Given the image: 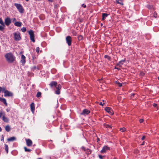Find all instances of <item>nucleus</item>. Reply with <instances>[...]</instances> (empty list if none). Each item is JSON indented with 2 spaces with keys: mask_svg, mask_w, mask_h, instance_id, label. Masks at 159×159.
I'll return each mask as SVG.
<instances>
[{
  "mask_svg": "<svg viewBox=\"0 0 159 159\" xmlns=\"http://www.w3.org/2000/svg\"><path fill=\"white\" fill-rule=\"evenodd\" d=\"M5 57L7 60V61L9 63H12L15 60V57L11 53H9L6 54Z\"/></svg>",
  "mask_w": 159,
  "mask_h": 159,
  "instance_id": "nucleus-1",
  "label": "nucleus"
},
{
  "mask_svg": "<svg viewBox=\"0 0 159 159\" xmlns=\"http://www.w3.org/2000/svg\"><path fill=\"white\" fill-rule=\"evenodd\" d=\"M5 114L4 112H0V118L5 122H8L9 121V119L5 117Z\"/></svg>",
  "mask_w": 159,
  "mask_h": 159,
  "instance_id": "nucleus-2",
  "label": "nucleus"
},
{
  "mask_svg": "<svg viewBox=\"0 0 159 159\" xmlns=\"http://www.w3.org/2000/svg\"><path fill=\"white\" fill-rule=\"evenodd\" d=\"M14 5L16 7L20 13H22L23 12L24 9L22 7L20 4L15 3Z\"/></svg>",
  "mask_w": 159,
  "mask_h": 159,
  "instance_id": "nucleus-3",
  "label": "nucleus"
},
{
  "mask_svg": "<svg viewBox=\"0 0 159 159\" xmlns=\"http://www.w3.org/2000/svg\"><path fill=\"white\" fill-rule=\"evenodd\" d=\"M3 92L4 93V96L5 97H12L13 95V94L12 93L6 90V89H5Z\"/></svg>",
  "mask_w": 159,
  "mask_h": 159,
  "instance_id": "nucleus-4",
  "label": "nucleus"
},
{
  "mask_svg": "<svg viewBox=\"0 0 159 159\" xmlns=\"http://www.w3.org/2000/svg\"><path fill=\"white\" fill-rule=\"evenodd\" d=\"M29 34L30 35V40L33 42H35L34 39V31L32 30H30L29 32Z\"/></svg>",
  "mask_w": 159,
  "mask_h": 159,
  "instance_id": "nucleus-5",
  "label": "nucleus"
},
{
  "mask_svg": "<svg viewBox=\"0 0 159 159\" xmlns=\"http://www.w3.org/2000/svg\"><path fill=\"white\" fill-rule=\"evenodd\" d=\"M14 39L16 41H19L20 39V34L18 32L14 33Z\"/></svg>",
  "mask_w": 159,
  "mask_h": 159,
  "instance_id": "nucleus-6",
  "label": "nucleus"
},
{
  "mask_svg": "<svg viewBox=\"0 0 159 159\" xmlns=\"http://www.w3.org/2000/svg\"><path fill=\"white\" fill-rule=\"evenodd\" d=\"M110 149V148L108 146H105L103 147L101 151L100 152L102 153H104L107 151L109 150Z\"/></svg>",
  "mask_w": 159,
  "mask_h": 159,
  "instance_id": "nucleus-7",
  "label": "nucleus"
},
{
  "mask_svg": "<svg viewBox=\"0 0 159 159\" xmlns=\"http://www.w3.org/2000/svg\"><path fill=\"white\" fill-rule=\"evenodd\" d=\"M55 87L57 89V90L55 92L56 94L58 95L60 93V90L61 88V85L59 84L57 85V86H56Z\"/></svg>",
  "mask_w": 159,
  "mask_h": 159,
  "instance_id": "nucleus-8",
  "label": "nucleus"
},
{
  "mask_svg": "<svg viewBox=\"0 0 159 159\" xmlns=\"http://www.w3.org/2000/svg\"><path fill=\"white\" fill-rule=\"evenodd\" d=\"M105 110L110 115H112L113 114V111L111 107H106L105 108Z\"/></svg>",
  "mask_w": 159,
  "mask_h": 159,
  "instance_id": "nucleus-9",
  "label": "nucleus"
},
{
  "mask_svg": "<svg viewBox=\"0 0 159 159\" xmlns=\"http://www.w3.org/2000/svg\"><path fill=\"white\" fill-rule=\"evenodd\" d=\"M66 40L68 46H70L72 41L71 37L70 36H67L66 38Z\"/></svg>",
  "mask_w": 159,
  "mask_h": 159,
  "instance_id": "nucleus-10",
  "label": "nucleus"
},
{
  "mask_svg": "<svg viewBox=\"0 0 159 159\" xmlns=\"http://www.w3.org/2000/svg\"><path fill=\"white\" fill-rule=\"evenodd\" d=\"M25 141L26 145L30 147L32 146L33 143L31 140L30 139H26Z\"/></svg>",
  "mask_w": 159,
  "mask_h": 159,
  "instance_id": "nucleus-11",
  "label": "nucleus"
},
{
  "mask_svg": "<svg viewBox=\"0 0 159 159\" xmlns=\"http://www.w3.org/2000/svg\"><path fill=\"white\" fill-rule=\"evenodd\" d=\"M90 112L88 110L84 109L83 110L82 112L80 113V115H87L89 114Z\"/></svg>",
  "mask_w": 159,
  "mask_h": 159,
  "instance_id": "nucleus-12",
  "label": "nucleus"
},
{
  "mask_svg": "<svg viewBox=\"0 0 159 159\" xmlns=\"http://www.w3.org/2000/svg\"><path fill=\"white\" fill-rule=\"evenodd\" d=\"M11 23V20L9 18H7L5 19V23L7 26H8L10 25Z\"/></svg>",
  "mask_w": 159,
  "mask_h": 159,
  "instance_id": "nucleus-13",
  "label": "nucleus"
},
{
  "mask_svg": "<svg viewBox=\"0 0 159 159\" xmlns=\"http://www.w3.org/2000/svg\"><path fill=\"white\" fill-rule=\"evenodd\" d=\"M25 57L23 55H22L21 56V62L22 63V65H24L25 62Z\"/></svg>",
  "mask_w": 159,
  "mask_h": 159,
  "instance_id": "nucleus-14",
  "label": "nucleus"
},
{
  "mask_svg": "<svg viewBox=\"0 0 159 159\" xmlns=\"http://www.w3.org/2000/svg\"><path fill=\"white\" fill-rule=\"evenodd\" d=\"M30 107L31 111L34 113L35 110L34 104V102H32L31 104Z\"/></svg>",
  "mask_w": 159,
  "mask_h": 159,
  "instance_id": "nucleus-15",
  "label": "nucleus"
},
{
  "mask_svg": "<svg viewBox=\"0 0 159 159\" xmlns=\"http://www.w3.org/2000/svg\"><path fill=\"white\" fill-rule=\"evenodd\" d=\"M0 101L3 102L6 106H7V102L6 99L5 98L0 97Z\"/></svg>",
  "mask_w": 159,
  "mask_h": 159,
  "instance_id": "nucleus-16",
  "label": "nucleus"
},
{
  "mask_svg": "<svg viewBox=\"0 0 159 159\" xmlns=\"http://www.w3.org/2000/svg\"><path fill=\"white\" fill-rule=\"evenodd\" d=\"M57 83L56 81H52L50 84L51 87H52L54 86L56 87L57 86Z\"/></svg>",
  "mask_w": 159,
  "mask_h": 159,
  "instance_id": "nucleus-17",
  "label": "nucleus"
},
{
  "mask_svg": "<svg viewBox=\"0 0 159 159\" xmlns=\"http://www.w3.org/2000/svg\"><path fill=\"white\" fill-rule=\"evenodd\" d=\"M22 23L20 22H16L14 23V25L20 27L21 26Z\"/></svg>",
  "mask_w": 159,
  "mask_h": 159,
  "instance_id": "nucleus-18",
  "label": "nucleus"
},
{
  "mask_svg": "<svg viewBox=\"0 0 159 159\" xmlns=\"http://www.w3.org/2000/svg\"><path fill=\"white\" fill-rule=\"evenodd\" d=\"M16 140V138L15 137H12L7 139L8 141H13Z\"/></svg>",
  "mask_w": 159,
  "mask_h": 159,
  "instance_id": "nucleus-19",
  "label": "nucleus"
},
{
  "mask_svg": "<svg viewBox=\"0 0 159 159\" xmlns=\"http://www.w3.org/2000/svg\"><path fill=\"white\" fill-rule=\"evenodd\" d=\"M125 60H122L117 64V65L120 66H121L123 64L124 62H125Z\"/></svg>",
  "mask_w": 159,
  "mask_h": 159,
  "instance_id": "nucleus-20",
  "label": "nucleus"
},
{
  "mask_svg": "<svg viewBox=\"0 0 159 159\" xmlns=\"http://www.w3.org/2000/svg\"><path fill=\"white\" fill-rule=\"evenodd\" d=\"M5 129L7 131L9 132L11 128L9 125H7L6 126Z\"/></svg>",
  "mask_w": 159,
  "mask_h": 159,
  "instance_id": "nucleus-21",
  "label": "nucleus"
},
{
  "mask_svg": "<svg viewBox=\"0 0 159 159\" xmlns=\"http://www.w3.org/2000/svg\"><path fill=\"white\" fill-rule=\"evenodd\" d=\"M108 16V14L106 13H103L102 14V20H103Z\"/></svg>",
  "mask_w": 159,
  "mask_h": 159,
  "instance_id": "nucleus-22",
  "label": "nucleus"
},
{
  "mask_svg": "<svg viewBox=\"0 0 159 159\" xmlns=\"http://www.w3.org/2000/svg\"><path fill=\"white\" fill-rule=\"evenodd\" d=\"M5 150L7 153L8 152V145L6 144H5Z\"/></svg>",
  "mask_w": 159,
  "mask_h": 159,
  "instance_id": "nucleus-23",
  "label": "nucleus"
},
{
  "mask_svg": "<svg viewBox=\"0 0 159 159\" xmlns=\"http://www.w3.org/2000/svg\"><path fill=\"white\" fill-rule=\"evenodd\" d=\"M104 126L107 128H112V126L106 124H104Z\"/></svg>",
  "mask_w": 159,
  "mask_h": 159,
  "instance_id": "nucleus-24",
  "label": "nucleus"
},
{
  "mask_svg": "<svg viewBox=\"0 0 159 159\" xmlns=\"http://www.w3.org/2000/svg\"><path fill=\"white\" fill-rule=\"evenodd\" d=\"M116 2L121 5H123V0H116Z\"/></svg>",
  "mask_w": 159,
  "mask_h": 159,
  "instance_id": "nucleus-25",
  "label": "nucleus"
},
{
  "mask_svg": "<svg viewBox=\"0 0 159 159\" xmlns=\"http://www.w3.org/2000/svg\"><path fill=\"white\" fill-rule=\"evenodd\" d=\"M86 153L87 154H90L91 153V151L90 149L88 148L86 149Z\"/></svg>",
  "mask_w": 159,
  "mask_h": 159,
  "instance_id": "nucleus-26",
  "label": "nucleus"
},
{
  "mask_svg": "<svg viewBox=\"0 0 159 159\" xmlns=\"http://www.w3.org/2000/svg\"><path fill=\"white\" fill-rule=\"evenodd\" d=\"M41 93L40 92H37V94H36V97L37 98H39L40 97H41Z\"/></svg>",
  "mask_w": 159,
  "mask_h": 159,
  "instance_id": "nucleus-27",
  "label": "nucleus"
},
{
  "mask_svg": "<svg viewBox=\"0 0 159 159\" xmlns=\"http://www.w3.org/2000/svg\"><path fill=\"white\" fill-rule=\"evenodd\" d=\"M24 149H25V152H30L31 151V150L30 149H28L26 148V147H24Z\"/></svg>",
  "mask_w": 159,
  "mask_h": 159,
  "instance_id": "nucleus-28",
  "label": "nucleus"
},
{
  "mask_svg": "<svg viewBox=\"0 0 159 159\" xmlns=\"http://www.w3.org/2000/svg\"><path fill=\"white\" fill-rule=\"evenodd\" d=\"M0 24L2 25L3 26H5V24H4V23H3V22L2 20V19L1 18H0Z\"/></svg>",
  "mask_w": 159,
  "mask_h": 159,
  "instance_id": "nucleus-29",
  "label": "nucleus"
},
{
  "mask_svg": "<svg viewBox=\"0 0 159 159\" xmlns=\"http://www.w3.org/2000/svg\"><path fill=\"white\" fill-rule=\"evenodd\" d=\"M5 89L6 88L4 87L2 88L0 87V93L1 92H4Z\"/></svg>",
  "mask_w": 159,
  "mask_h": 159,
  "instance_id": "nucleus-30",
  "label": "nucleus"
},
{
  "mask_svg": "<svg viewBox=\"0 0 159 159\" xmlns=\"http://www.w3.org/2000/svg\"><path fill=\"white\" fill-rule=\"evenodd\" d=\"M118 85V86L119 87H121L122 85V84L121 83H120V82H117V81H115V82Z\"/></svg>",
  "mask_w": 159,
  "mask_h": 159,
  "instance_id": "nucleus-31",
  "label": "nucleus"
},
{
  "mask_svg": "<svg viewBox=\"0 0 159 159\" xmlns=\"http://www.w3.org/2000/svg\"><path fill=\"white\" fill-rule=\"evenodd\" d=\"M78 38L79 40H81L83 39V37L81 35H79L78 36Z\"/></svg>",
  "mask_w": 159,
  "mask_h": 159,
  "instance_id": "nucleus-32",
  "label": "nucleus"
},
{
  "mask_svg": "<svg viewBox=\"0 0 159 159\" xmlns=\"http://www.w3.org/2000/svg\"><path fill=\"white\" fill-rule=\"evenodd\" d=\"M126 130V129L125 128L123 127L122 128H121L120 129V131L122 132H123L125 131Z\"/></svg>",
  "mask_w": 159,
  "mask_h": 159,
  "instance_id": "nucleus-33",
  "label": "nucleus"
},
{
  "mask_svg": "<svg viewBox=\"0 0 159 159\" xmlns=\"http://www.w3.org/2000/svg\"><path fill=\"white\" fill-rule=\"evenodd\" d=\"M148 8L149 9H152V8H153V6H151L150 5H147V6Z\"/></svg>",
  "mask_w": 159,
  "mask_h": 159,
  "instance_id": "nucleus-34",
  "label": "nucleus"
},
{
  "mask_svg": "<svg viewBox=\"0 0 159 159\" xmlns=\"http://www.w3.org/2000/svg\"><path fill=\"white\" fill-rule=\"evenodd\" d=\"M21 30L23 32H25L26 31V29L25 27H23L21 28Z\"/></svg>",
  "mask_w": 159,
  "mask_h": 159,
  "instance_id": "nucleus-35",
  "label": "nucleus"
},
{
  "mask_svg": "<svg viewBox=\"0 0 159 159\" xmlns=\"http://www.w3.org/2000/svg\"><path fill=\"white\" fill-rule=\"evenodd\" d=\"M4 26H3L2 25L1 26L0 25V30L1 31H2L4 29Z\"/></svg>",
  "mask_w": 159,
  "mask_h": 159,
  "instance_id": "nucleus-36",
  "label": "nucleus"
},
{
  "mask_svg": "<svg viewBox=\"0 0 159 159\" xmlns=\"http://www.w3.org/2000/svg\"><path fill=\"white\" fill-rule=\"evenodd\" d=\"M153 16L155 17L156 18L157 16V14L156 12H154L153 14Z\"/></svg>",
  "mask_w": 159,
  "mask_h": 159,
  "instance_id": "nucleus-37",
  "label": "nucleus"
},
{
  "mask_svg": "<svg viewBox=\"0 0 159 159\" xmlns=\"http://www.w3.org/2000/svg\"><path fill=\"white\" fill-rule=\"evenodd\" d=\"M39 47H37L36 48V51L37 53H39Z\"/></svg>",
  "mask_w": 159,
  "mask_h": 159,
  "instance_id": "nucleus-38",
  "label": "nucleus"
},
{
  "mask_svg": "<svg viewBox=\"0 0 159 159\" xmlns=\"http://www.w3.org/2000/svg\"><path fill=\"white\" fill-rule=\"evenodd\" d=\"M98 157L100 159H103V157H104V156H103L101 155H98Z\"/></svg>",
  "mask_w": 159,
  "mask_h": 159,
  "instance_id": "nucleus-39",
  "label": "nucleus"
},
{
  "mask_svg": "<svg viewBox=\"0 0 159 159\" xmlns=\"http://www.w3.org/2000/svg\"><path fill=\"white\" fill-rule=\"evenodd\" d=\"M81 149L82 150H83L84 151H86V149L85 148L84 146H82L81 147Z\"/></svg>",
  "mask_w": 159,
  "mask_h": 159,
  "instance_id": "nucleus-40",
  "label": "nucleus"
},
{
  "mask_svg": "<svg viewBox=\"0 0 159 159\" xmlns=\"http://www.w3.org/2000/svg\"><path fill=\"white\" fill-rule=\"evenodd\" d=\"M153 107H157V105L156 103H153Z\"/></svg>",
  "mask_w": 159,
  "mask_h": 159,
  "instance_id": "nucleus-41",
  "label": "nucleus"
},
{
  "mask_svg": "<svg viewBox=\"0 0 159 159\" xmlns=\"http://www.w3.org/2000/svg\"><path fill=\"white\" fill-rule=\"evenodd\" d=\"M139 122L142 123L143 121V119H140L139 120Z\"/></svg>",
  "mask_w": 159,
  "mask_h": 159,
  "instance_id": "nucleus-42",
  "label": "nucleus"
},
{
  "mask_svg": "<svg viewBox=\"0 0 159 159\" xmlns=\"http://www.w3.org/2000/svg\"><path fill=\"white\" fill-rule=\"evenodd\" d=\"M105 57L107 58L109 60L110 59V57L107 55H105Z\"/></svg>",
  "mask_w": 159,
  "mask_h": 159,
  "instance_id": "nucleus-43",
  "label": "nucleus"
},
{
  "mask_svg": "<svg viewBox=\"0 0 159 159\" xmlns=\"http://www.w3.org/2000/svg\"><path fill=\"white\" fill-rule=\"evenodd\" d=\"M145 138V136H143L142 137L141 139L142 140H144Z\"/></svg>",
  "mask_w": 159,
  "mask_h": 159,
  "instance_id": "nucleus-44",
  "label": "nucleus"
},
{
  "mask_svg": "<svg viewBox=\"0 0 159 159\" xmlns=\"http://www.w3.org/2000/svg\"><path fill=\"white\" fill-rule=\"evenodd\" d=\"M104 104V103H102V102H100L99 103V105H101L102 106H103Z\"/></svg>",
  "mask_w": 159,
  "mask_h": 159,
  "instance_id": "nucleus-45",
  "label": "nucleus"
},
{
  "mask_svg": "<svg viewBox=\"0 0 159 159\" xmlns=\"http://www.w3.org/2000/svg\"><path fill=\"white\" fill-rule=\"evenodd\" d=\"M6 111H7V112H8L10 110L9 109L7 108L6 109Z\"/></svg>",
  "mask_w": 159,
  "mask_h": 159,
  "instance_id": "nucleus-46",
  "label": "nucleus"
},
{
  "mask_svg": "<svg viewBox=\"0 0 159 159\" xmlns=\"http://www.w3.org/2000/svg\"><path fill=\"white\" fill-rule=\"evenodd\" d=\"M82 6H83L85 8L86 7V5H84V4H83L82 5Z\"/></svg>",
  "mask_w": 159,
  "mask_h": 159,
  "instance_id": "nucleus-47",
  "label": "nucleus"
},
{
  "mask_svg": "<svg viewBox=\"0 0 159 159\" xmlns=\"http://www.w3.org/2000/svg\"><path fill=\"white\" fill-rule=\"evenodd\" d=\"M12 20H13V21H15L16 20V19L15 18H13L12 19Z\"/></svg>",
  "mask_w": 159,
  "mask_h": 159,
  "instance_id": "nucleus-48",
  "label": "nucleus"
},
{
  "mask_svg": "<svg viewBox=\"0 0 159 159\" xmlns=\"http://www.w3.org/2000/svg\"><path fill=\"white\" fill-rule=\"evenodd\" d=\"M48 0V1L50 2H52L53 1V0Z\"/></svg>",
  "mask_w": 159,
  "mask_h": 159,
  "instance_id": "nucleus-49",
  "label": "nucleus"
},
{
  "mask_svg": "<svg viewBox=\"0 0 159 159\" xmlns=\"http://www.w3.org/2000/svg\"><path fill=\"white\" fill-rule=\"evenodd\" d=\"M3 140H4V138H3V136H2V138L1 139V141H3Z\"/></svg>",
  "mask_w": 159,
  "mask_h": 159,
  "instance_id": "nucleus-50",
  "label": "nucleus"
},
{
  "mask_svg": "<svg viewBox=\"0 0 159 159\" xmlns=\"http://www.w3.org/2000/svg\"><path fill=\"white\" fill-rule=\"evenodd\" d=\"M36 67L35 66H34V67H33V69H36Z\"/></svg>",
  "mask_w": 159,
  "mask_h": 159,
  "instance_id": "nucleus-51",
  "label": "nucleus"
},
{
  "mask_svg": "<svg viewBox=\"0 0 159 159\" xmlns=\"http://www.w3.org/2000/svg\"><path fill=\"white\" fill-rule=\"evenodd\" d=\"M134 93H132L131 94V95L132 96H134Z\"/></svg>",
  "mask_w": 159,
  "mask_h": 159,
  "instance_id": "nucleus-52",
  "label": "nucleus"
},
{
  "mask_svg": "<svg viewBox=\"0 0 159 159\" xmlns=\"http://www.w3.org/2000/svg\"><path fill=\"white\" fill-rule=\"evenodd\" d=\"M2 130V128H1V127H0V131L1 132Z\"/></svg>",
  "mask_w": 159,
  "mask_h": 159,
  "instance_id": "nucleus-53",
  "label": "nucleus"
},
{
  "mask_svg": "<svg viewBox=\"0 0 159 159\" xmlns=\"http://www.w3.org/2000/svg\"><path fill=\"white\" fill-rule=\"evenodd\" d=\"M37 159H42V158H38Z\"/></svg>",
  "mask_w": 159,
  "mask_h": 159,
  "instance_id": "nucleus-54",
  "label": "nucleus"
},
{
  "mask_svg": "<svg viewBox=\"0 0 159 159\" xmlns=\"http://www.w3.org/2000/svg\"><path fill=\"white\" fill-rule=\"evenodd\" d=\"M26 0V1L27 2H28V1H29V0Z\"/></svg>",
  "mask_w": 159,
  "mask_h": 159,
  "instance_id": "nucleus-55",
  "label": "nucleus"
},
{
  "mask_svg": "<svg viewBox=\"0 0 159 159\" xmlns=\"http://www.w3.org/2000/svg\"><path fill=\"white\" fill-rule=\"evenodd\" d=\"M158 80H159V76L158 78Z\"/></svg>",
  "mask_w": 159,
  "mask_h": 159,
  "instance_id": "nucleus-56",
  "label": "nucleus"
},
{
  "mask_svg": "<svg viewBox=\"0 0 159 159\" xmlns=\"http://www.w3.org/2000/svg\"><path fill=\"white\" fill-rule=\"evenodd\" d=\"M115 68H116V69H118V68H116V67H115Z\"/></svg>",
  "mask_w": 159,
  "mask_h": 159,
  "instance_id": "nucleus-57",
  "label": "nucleus"
},
{
  "mask_svg": "<svg viewBox=\"0 0 159 159\" xmlns=\"http://www.w3.org/2000/svg\"><path fill=\"white\" fill-rule=\"evenodd\" d=\"M98 80L99 81H100V80Z\"/></svg>",
  "mask_w": 159,
  "mask_h": 159,
  "instance_id": "nucleus-58",
  "label": "nucleus"
}]
</instances>
